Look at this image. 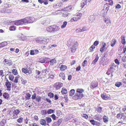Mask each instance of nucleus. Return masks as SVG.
<instances>
[{"instance_id": "nucleus-1", "label": "nucleus", "mask_w": 126, "mask_h": 126, "mask_svg": "<svg viewBox=\"0 0 126 126\" xmlns=\"http://www.w3.org/2000/svg\"><path fill=\"white\" fill-rule=\"evenodd\" d=\"M84 91V90L82 89H77L76 90L75 94L73 97V99L77 100L82 98L84 96V95L83 94Z\"/></svg>"}, {"instance_id": "nucleus-2", "label": "nucleus", "mask_w": 126, "mask_h": 126, "mask_svg": "<svg viewBox=\"0 0 126 126\" xmlns=\"http://www.w3.org/2000/svg\"><path fill=\"white\" fill-rule=\"evenodd\" d=\"M60 29L59 27L56 25L50 26L47 28V31L49 32H54L59 30Z\"/></svg>"}, {"instance_id": "nucleus-3", "label": "nucleus", "mask_w": 126, "mask_h": 126, "mask_svg": "<svg viewBox=\"0 0 126 126\" xmlns=\"http://www.w3.org/2000/svg\"><path fill=\"white\" fill-rule=\"evenodd\" d=\"M82 16V13H78L77 15L72 17L70 21L72 22L77 21L81 19Z\"/></svg>"}, {"instance_id": "nucleus-4", "label": "nucleus", "mask_w": 126, "mask_h": 126, "mask_svg": "<svg viewBox=\"0 0 126 126\" xmlns=\"http://www.w3.org/2000/svg\"><path fill=\"white\" fill-rule=\"evenodd\" d=\"M24 20L25 24L26 23H32L35 20L34 18L32 17H27L24 18Z\"/></svg>"}, {"instance_id": "nucleus-5", "label": "nucleus", "mask_w": 126, "mask_h": 126, "mask_svg": "<svg viewBox=\"0 0 126 126\" xmlns=\"http://www.w3.org/2000/svg\"><path fill=\"white\" fill-rule=\"evenodd\" d=\"M20 110L18 109L14 110L12 115L13 119H16L18 117V115L20 112Z\"/></svg>"}, {"instance_id": "nucleus-6", "label": "nucleus", "mask_w": 126, "mask_h": 126, "mask_svg": "<svg viewBox=\"0 0 126 126\" xmlns=\"http://www.w3.org/2000/svg\"><path fill=\"white\" fill-rule=\"evenodd\" d=\"M63 86V84L61 82H57L54 83L53 86L56 90L59 89Z\"/></svg>"}, {"instance_id": "nucleus-7", "label": "nucleus", "mask_w": 126, "mask_h": 126, "mask_svg": "<svg viewBox=\"0 0 126 126\" xmlns=\"http://www.w3.org/2000/svg\"><path fill=\"white\" fill-rule=\"evenodd\" d=\"M78 45V42L77 41L75 43L74 45H73L71 47V51L72 52L74 53L75 52Z\"/></svg>"}, {"instance_id": "nucleus-8", "label": "nucleus", "mask_w": 126, "mask_h": 126, "mask_svg": "<svg viewBox=\"0 0 126 126\" xmlns=\"http://www.w3.org/2000/svg\"><path fill=\"white\" fill-rule=\"evenodd\" d=\"M6 82H5V85L7 87V90L8 91H10L11 88V83L7 79H6Z\"/></svg>"}, {"instance_id": "nucleus-9", "label": "nucleus", "mask_w": 126, "mask_h": 126, "mask_svg": "<svg viewBox=\"0 0 126 126\" xmlns=\"http://www.w3.org/2000/svg\"><path fill=\"white\" fill-rule=\"evenodd\" d=\"M116 65L114 63H112L110 65V68L108 69L112 72H113L115 69V68L116 67Z\"/></svg>"}, {"instance_id": "nucleus-10", "label": "nucleus", "mask_w": 126, "mask_h": 126, "mask_svg": "<svg viewBox=\"0 0 126 126\" xmlns=\"http://www.w3.org/2000/svg\"><path fill=\"white\" fill-rule=\"evenodd\" d=\"M15 24L16 25L18 26L21 25L23 24H25L24 22V20L23 19L19 20H17L15 22Z\"/></svg>"}, {"instance_id": "nucleus-11", "label": "nucleus", "mask_w": 126, "mask_h": 126, "mask_svg": "<svg viewBox=\"0 0 126 126\" xmlns=\"http://www.w3.org/2000/svg\"><path fill=\"white\" fill-rule=\"evenodd\" d=\"M98 85V83L95 81H93L91 83L90 87L92 89H94V88L97 87Z\"/></svg>"}, {"instance_id": "nucleus-12", "label": "nucleus", "mask_w": 126, "mask_h": 126, "mask_svg": "<svg viewBox=\"0 0 126 126\" xmlns=\"http://www.w3.org/2000/svg\"><path fill=\"white\" fill-rule=\"evenodd\" d=\"M41 23L43 25H47L49 24L50 21L49 19L45 18L41 21Z\"/></svg>"}, {"instance_id": "nucleus-13", "label": "nucleus", "mask_w": 126, "mask_h": 126, "mask_svg": "<svg viewBox=\"0 0 126 126\" xmlns=\"http://www.w3.org/2000/svg\"><path fill=\"white\" fill-rule=\"evenodd\" d=\"M104 21L107 26H110L111 25L110 20L108 18H105Z\"/></svg>"}, {"instance_id": "nucleus-14", "label": "nucleus", "mask_w": 126, "mask_h": 126, "mask_svg": "<svg viewBox=\"0 0 126 126\" xmlns=\"http://www.w3.org/2000/svg\"><path fill=\"white\" fill-rule=\"evenodd\" d=\"M102 46L100 48V50L101 52H102L105 49L106 45V43L104 42H103L102 43Z\"/></svg>"}, {"instance_id": "nucleus-15", "label": "nucleus", "mask_w": 126, "mask_h": 126, "mask_svg": "<svg viewBox=\"0 0 126 126\" xmlns=\"http://www.w3.org/2000/svg\"><path fill=\"white\" fill-rule=\"evenodd\" d=\"M39 51L37 49L32 50L30 51V54L31 55H34L38 53Z\"/></svg>"}, {"instance_id": "nucleus-16", "label": "nucleus", "mask_w": 126, "mask_h": 126, "mask_svg": "<svg viewBox=\"0 0 126 126\" xmlns=\"http://www.w3.org/2000/svg\"><path fill=\"white\" fill-rule=\"evenodd\" d=\"M72 5L69 6L67 7L64 8V10L66 11L70 12L71 11L72 9Z\"/></svg>"}, {"instance_id": "nucleus-17", "label": "nucleus", "mask_w": 126, "mask_h": 126, "mask_svg": "<svg viewBox=\"0 0 126 126\" xmlns=\"http://www.w3.org/2000/svg\"><path fill=\"white\" fill-rule=\"evenodd\" d=\"M87 2V0H82L80 6L81 8H83L84 6L86 5Z\"/></svg>"}, {"instance_id": "nucleus-18", "label": "nucleus", "mask_w": 126, "mask_h": 126, "mask_svg": "<svg viewBox=\"0 0 126 126\" xmlns=\"http://www.w3.org/2000/svg\"><path fill=\"white\" fill-rule=\"evenodd\" d=\"M121 42L123 45H125L126 43L125 36L124 35H122L121 36Z\"/></svg>"}, {"instance_id": "nucleus-19", "label": "nucleus", "mask_w": 126, "mask_h": 126, "mask_svg": "<svg viewBox=\"0 0 126 126\" xmlns=\"http://www.w3.org/2000/svg\"><path fill=\"white\" fill-rule=\"evenodd\" d=\"M60 70L61 71H64L67 68V66L65 65H62L59 67Z\"/></svg>"}, {"instance_id": "nucleus-20", "label": "nucleus", "mask_w": 126, "mask_h": 126, "mask_svg": "<svg viewBox=\"0 0 126 126\" xmlns=\"http://www.w3.org/2000/svg\"><path fill=\"white\" fill-rule=\"evenodd\" d=\"M109 119L108 116L104 115L103 117V122L105 123H107L109 121Z\"/></svg>"}, {"instance_id": "nucleus-21", "label": "nucleus", "mask_w": 126, "mask_h": 126, "mask_svg": "<svg viewBox=\"0 0 126 126\" xmlns=\"http://www.w3.org/2000/svg\"><path fill=\"white\" fill-rule=\"evenodd\" d=\"M7 45V44L6 42L4 41L0 43V48L4 47Z\"/></svg>"}, {"instance_id": "nucleus-22", "label": "nucleus", "mask_w": 126, "mask_h": 126, "mask_svg": "<svg viewBox=\"0 0 126 126\" xmlns=\"http://www.w3.org/2000/svg\"><path fill=\"white\" fill-rule=\"evenodd\" d=\"M74 41L72 40H69L67 41V45L69 47L71 46L72 45V44L73 43Z\"/></svg>"}, {"instance_id": "nucleus-23", "label": "nucleus", "mask_w": 126, "mask_h": 126, "mask_svg": "<svg viewBox=\"0 0 126 126\" xmlns=\"http://www.w3.org/2000/svg\"><path fill=\"white\" fill-rule=\"evenodd\" d=\"M117 42L116 40L115 39H113L111 41L110 45L112 47H113Z\"/></svg>"}, {"instance_id": "nucleus-24", "label": "nucleus", "mask_w": 126, "mask_h": 126, "mask_svg": "<svg viewBox=\"0 0 126 126\" xmlns=\"http://www.w3.org/2000/svg\"><path fill=\"white\" fill-rule=\"evenodd\" d=\"M48 59V58H41L40 59V61L42 63H45L46 62L47 59Z\"/></svg>"}, {"instance_id": "nucleus-25", "label": "nucleus", "mask_w": 126, "mask_h": 126, "mask_svg": "<svg viewBox=\"0 0 126 126\" xmlns=\"http://www.w3.org/2000/svg\"><path fill=\"white\" fill-rule=\"evenodd\" d=\"M87 30V28L86 27L84 26L83 27L82 29H81L80 28L78 29L77 30H79V31L80 32H84L86 31Z\"/></svg>"}, {"instance_id": "nucleus-26", "label": "nucleus", "mask_w": 126, "mask_h": 126, "mask_svg": "<svg viewBox=\"0 0 126 126\" xmlns=\"http://www.w3.org/2000/svg\"><path fill=\"white\" fill-rule=\"evenodd\" d=\"M40 123L41 125L44 126L46 125V122L45 120L43 119H41L40 120Z\"/></svg>"}, {"instance_id": "nucleus-27", "label": "nucleus", "mask_w": 126, "mask_h": 126, "mask_svg": "<svg viewBox=\"0 0 126 126\" xmlns=\"http://www.w3.org/2000/svg\"><path fill=\"white\" fill-rule=\"evenodd\" d=\"M3 96L4 98L6 99H7L9 97V95L7 93L5 92L3 93Z\"/></svg>"}, {"instance_id": "nucleus-28", "label": "nucleus", "mask_w": 126, "mask_h": 126, "mask_svg": "<svg viewBox=\"0 0 126 126\" xmlns=\"http://www.w3.org/2000/svg\"><path fill=\"white\" fill-rule=\"evenodd\" d=\"M124 117L125 116H124L123 113H120L117 114V118L118 119H120L121 118L123 117Z\"/></svg>"}, {"instance_id": "nucleus-29", "label": "nucleus", "mask_w": 126, "mask_h": 126, "mask_svg": "<svg viewBox=\"0 0 126 126\" xmlns=\"http://www.w3.org/2000/svg\"><path fill=\"white\" fill-rule=\"evenodd\" d=\"M61 92L62 94H66L67 93V90L65 88H63L61 91Z\"/></svg>"}, {"instance_id": "nucleus-30", "label": "nucleus", "mask_w": 126, "mask_h": 126, "mask_svg": "<svg viewBox=\"0 0 126 126\" xmlns=\"http://www.w3.org/2000/svg\"><path fill=\"white\" fill-rule=\"evenodd\" d=\"M22 70L23 72L25 74L29 73V70L26 68H23L22 69Z\"/></svg>"}, {"instance_id": "nucleus-31", "label": "nucleus", "mask_w": 126, "mask_h": 126, "mask_svg": "<svg viewBox=\"0 0 126 126\" xmlns=\"http://www.w3.org/2000/svg\"><path fill=\"white\" fill-rule=\"evenodd\" d=\"M49 38H43V40H41L42 43L44 44L47 43L48 41H49Z\"/></svg>"}, {"instance_id": "nucleus-32", "label": "nucleus", "mask_w": 126, "mask_h": 126, "mask_svg": "<svg viewBox=\"0 0 126 126\" xmlns=\"http://www.w3.org/2000/svg\"><path fill=\"white\" fill-rule=\"evenodd\" d=\"M6 123V121L4 119H3L0 122V126H5Z\"/></svg>"}, {"instance_id": "nucleus-33", "label": "nucleus", "mask_w": 126, "mask_h": 126, "mask_svg": "<svg viewBox=\"0 0 126 126\" xmlns=\"http://www.w3.org/2000/svg\"><path fill=\"white\" fill-rule=\"evenodd\" d=\"M99 59V57L98 55H96L95 56V58L94 60L93 61V62L94 63H93L94 64H95L97 62V61H98Z\"/></svg>"}, {"instance_id": "nucleus-34", "label": "nucleus", "mask_w": 126, "mask_h": 126, "mask_svg": "<svg viewBox=\"0 0 126 126\" xmlns=\"http://www.w3.org/2000/svg\"><path fill=\"white\" fill-rule=\"evenodd\" d=\"M59 76L62 78L63 79H65L64 74L62 72L60 73L59 74Z\"/></svg>"}, {"instance_id": "nucleus-35", "label": "nucleus", "mask_w": 126, "mask_h": 126, "mask_svg": "<svg viewBox=\"0 0 126 126\" xmlns=\"http://www.w3.org/2000/svg\"><path fill=\"white\" fill-rule=\"evenodd\" d=\"M102 108L101 107L97 106V108L96 109V110L99 113H101L102 111Z\"/></svg>"}, {"instance_id": "nucleus-36", "label": "nucleus", "mask_w": 126, "mask_h": 126, "mask_svg": "<svg viewBox=\"0 0 126 126\" xmlns=\"http://www.w3.org/2000/svg\"><path fill=\"white\" fill-rule=\"evenodd\" d=\"M50 62L51 65H53L55 63H56V60L55 59H53L51 60L50 61Z\"/></svg>"}, {"instance_id": "nucleus-37", "label": "nucleus", "mask_w": 126, "mask_h": 126, "mask_svg": "<svg viewBox=\"0 0 126 126\" xmlns=\"http://www.w3.org/2000/svg\"><path fill=\"white\" fill-rule=\"evenodd\" d=\"M41 97L39 95H37V96L35 100L36 101L39 102L41 101Z\"/></svg>"}, {"instance_id": "nucleus-38", "label": "nucleus", "mask_w": 126, "mask_h": 126, "mask_svg": "<svg viewBox=\"0 0 126 126\" xmlns=\"http://www.w3.org/2000/svg\"><path fill=\"white\" fill-rule=\"evenodd\" d=\"M46 121L48 124L51 122L52 121L51 119L49 117H47L46 118Z\"/></svg>"}, {"instance_id": "nucleus-39", "label": "nucleus", "mask_w": 126, "mask_h": 126, "mask_svg": "<svg viewBox=\"0 0 126 126\" xmlns=\"http://www.w3.org/2000/svg\"><path fill=\"white\" fill-rule=\"evenodd\" d=\"M95 48V47L94 45H92L90 48L89 52H92L94 51V49Z\"/></svg>"}, {"instance_id": "nucleus-40", "label": "nucleus", "mask_w": 126, "mask_h": 126, "mask_svg": "<svg viewBox=\"0 0 126 126\" xmlns=\"http://www.w3.org/2000/svg\"><path fill=\"white\" fill-rule=\"evenodd\" d=\"M67 23L66 21H64L63 23V25L61 26V28L62 29H63L65 28L66 25H67Z\"/></svg>"}, {"instance_id": "nucleus-41", "label": "nucleus", "mask_w": 126, "mask_h": 126, "mask_svg": "<svg viewBox=\"0 0 126 126\" xmlns=\"http://www.w3.org/2000/svg\"><path fill=\"white\" fill-rule=\"evenodd\" d=\"M94 119L96 120H99L101 119V117L100 115L99 114H96L94 116Z\"/></svg>"}, {"instance_id": "nucleus-42", "label": "nucleus", "mask_w": 126, "mask_h": 126, "mask_svg": "<svg viewBox=\"0 0 126 126\" xmlns=\"http://www.w3.org/2000/svg\"><path fill=\"white\" fill-rule=\"evenodd\" d=\"M95 17L93 15H92L89 17V20L91 21H93L95 20Z\"/></svg>"}, {"instance_id": "nucleus-43", "label": "nucleus", "mask_w": 126, "mask_h": 126, "mask_svg": "<svg viewBox=\"0 0 126 126\" xmlns=\"http://www.w3.org/2000/svg\"><path fill=\"white\" fill-rule=\"evenodd\" d=\"M75 90L74 89H72L70 91L69 95L70 96H72L75 93Z\"/></svg>"}, {"instance_id": "nucleus-44", "label": "nucleus", "mask_w": 126, "mask_h": 126, "mask_svg": "<svg viewBox=\"0 0 126 126\" xmlns=\"http://www.w3.org/2000/svg\"><path fill=\"white\" fill-rule=\"evenodd\" d=\"M81 116L82 117H83L86 119H87L88 118V115L85 113H83L81 115Z\"/></svg>"}, {"instance_id": "nucleus-45", "label": "nucleus", "mask_w": 126, "mask_h": 126, "mask_svg": "<svg viewBox=\"0 0 126 126\" xmlns=\"http://www.w3.org/2000/svg\"><path fill=\"white\" fill-rule=\"evenodd\" d=\"M23 118L22 117H20L17 120V122L19 123H21L23 122Z\"/></svg>"}, {"instance_id": "nucleus-46", "label": "nucleus", "mask_w": 126, "mask_h": 126, "mask_svg": "<svg viewBox=\"0 0 126 126\" xmlns=\"http://www.w3.org/2000/svg\"><path fill=\"white\" fill-rule=\"evenodd\" d=\"M31 96V94L29 93H27L26 94L25 97L26 99H29Z\"/></svg>"}, {"instance_id": "nucleus-47", "label": "nucleus", "mask_w": 126, "mask_h": 126, "mask_svg": "<svg viewBox=\"0 0 126 126\" xmlns=\"http://www.w3.org/2000/svg\"><path fill=\"white\" fill-rule=\"evenodd\" d=\"M68 12L65 11L63 13L62 16L63 17H66L68 16Z\"/></svg>"}, {"instance_id": "nucleus-48", "label": "nucleus", "mask_w": 126, "mask_h": 126, "mask_svg": "<svg viewBox=\"0 0 126 126\" xmlns=\"http://www.w3.org/2000/svg\"><path fill=\"white\" fill-rule=\"evenodd\" d=\"M9 78L10 80L12 81H13L14 77L13 75H12L11 74L9 76Z\"/></svg>"}, {"instance_id": "nucleus-49", "label": "nucleus", "mask_w": 126, "mask_h": 126, "mask_svg": "<svg viewBox=\"0 0 126 126\" xmlns=\"http://www.w3.org/2000/svg\"><path fill=\"white\" fill-rule=\"evenodd\" d=\"M16 28L15 27L13 26L10 27L9 28V29L11 31H14L16 30Z\"/></svg>"}, {"instance_id": "nucleus-50", "label": "nucleus", "mask_w": 126, "mask_h": 126, "mask_svg": "<svg viewBox=\"0 0 126 126\" xmlns=\"http://www.w3.org/2000/svg\"><path fill=\"white\" fill-rule=\"evenodd\" d=\"M122 84L121 82H118L115 83V85L116 86L119 87L122 85Z\"/></svg>"}, {"instance_id": "nucleus-51", "label": "nucleus", "mask_w": 126, "mask_h": 126, "mask_svg": "<svg viewBox=\"0 0 126 126\" xmlns=\"http://www.w3.org/2000/svg\"><path fill=\"white\" fill-rule=\"evenodd\" d=\"M12 72L15 75H16L18 74L17 70L16 69H13Z\"/></svg>"}, {"instance_id": "nucleus-52", "label": "nucleus", "mask_w": 126, "mask_h": 126, "mask_svg": "<svg viewBox=\"0 0 126 126\" xmlns=\"http://www.w3.org/2000/svg\"><path fill=\"white\" fill-rule=\"evenodd\" d=\"M54 110H52V109H50L48 110L47 111V114H51L54 112Z\"/></svg>"}, {"instance_id": "nucleus-53", "label": "nucleus", "mask_w": 126, "mask_h": 126, "mask_svg": "<svg viewBox=\"0 0 126 126\" xmlns=\"http://www.w3.org/2000/svg\"><path fill=\"white\" fill-rule=\"evenodd\" d=\"M90 122L91 124L93 125L94 126L95 124V123L97 122L94 119H92L90 120Z\"/></svg>"}, {"instance_id": "nucleus-54", "label": "nucleus", "mask_w": 126, "mask_h": 126, "mask_svg": "<svg viewBox=\"0 0 126 126\" xmlns=\"http://www.w3.org/2000/svg\"><path fill=\"white\" fill-rule=\"evenodd\" d=\"M21 80L22 83L23 84H25L27 83V81L23 79V78L21 79Z\"/></svg>"}, {"instance_id": "nucleus-55", "label": "nucleus", "mask_w": 126, "mask_h": 126, "mask_svg": "<svg viewBox=\"0 0 126 126\" xmlns=\"http://www.w3.org/2000/svg\"><path fill=\"white\" fill-rule=\"evenodd\" d=\"M108 1L109 2L108 3L109 5H112L113 4V2L112 0H108Z\"/></svg>"}, {"instance_id": "nucleus-56", "label": "nucleus", "mask_w": 126, "mask_h": 126, "mask_svg": "<svg viewBox=\"0 0 126 126\" xmlns=\"http://www.w3.org/2000/svg\"><path fill=\"white\" fill-rule=\"evenodd\" d=\"M122 61L123 62H126V54L122 57Z\"/></svg>"}, {"instance_id": "nucleus-57", "label": "nucleus", "mask_w": 126, "mask_h": 126, "mask_svg": "<svg viewBox=\"0 0 126 126\" xmlns=\"http://www.w3.org/2000/svg\"><path fill=\"white\" fill-rule=\"evenodd\" d=\"M48 96L50 98H52L54 96V94L51 93H49L48 94Z\"/></svg>"}, {"instance_id": "nucleus-58", "label": "nucleus", "mask_w": 126, "mask_h": 126, "mask_svg": "<svg viewBox=\"0 0 126 126\" xmlns=\"http://www.w3.org/2000/svg\"><path fill=\"white\" fill-rule=\"evenodd\" d=\"M112 72H112V71H110V70L108 69L107 71L106 72V74L108 75H109L111 74L112 76H113V75L112 74Z\"/></svg>"}, {"instance_id": "nucleus-59", "label": "nucleus", "mask_w": 126, "mask_h": 126, "mask_svg": "<svg viewBox=\"0 0 126 126\" xmlns=\"http://www.w3.org/2000/svg\"><path fill=\"white\" fill-rule=\"evenodd\" d=\"M101 96L103 99L106 100L107 99V97H106L105 95L103 94H101Z\"/></svg>"}, {"instance_id": "nucleus-60", "label": "nucleus", "mask_w": 126, "mask_h": 126, "mask_svg": "<svg viewBox=\"0 0 126 126\" xmlns=\"http://www.w3.org/2000/svg\"><path fill=\"white\" fill-rule=\"evenodd\" d=\"M41 113L43 115H45L47 114V111L46 110H42Z\"/></svg>"}, {"instance_id": "nucleus-61", "label": "nucleus", "mask_w": 126, "mask_h": 126, "mask_svg": "<svg viewBox=\"0 0 126 126\" xmlns=\"http://www.w3.org/2000/svg\"><path fill=\"white\" fill-rule=\"evenodd\" d=\"M36 97V93H35L33 94L32 96V99H35Z\"/></svg>"}, {"instance_id": "nucleus-62", "label": "nucleus", "mask_w": 126, "mask_h": 126, "mask_svg": "<svg viewBox=\"0 0 126 126\" xmlns=\"http://www.w3.org/2000/svg\"><path fill=\"white\" fill-rule=\"evenodd\" d=\"M108 3H106L105 4L104 7L106 8V9L108 10H109V6L108 5Z\"/></svg>"}, {"instance_id": "nucleus-63", "label": "nucleus", "mask_w": 126, "mask_h": 126, "mask_svg": "<svg viewBox=\"0 0 126 126\" xmlns=\"http://www.w3.org/2000/svg\"><path fill=\"white\" fill-rule=\"evenodd\" d=\"M87 63V60H84L82 64V66L84 67L85 66V64Z\"/></svg>"}, {"instance_id": "nucleus-64", "label": "nucleus", "mask_w": 126, "mask_h": 126, "mask_svg": "<svg viewBox=\"0 0 126 126\" xmlns=\"http://www.w3.org/2000/svg\"><path fill=\"white\" fill-rule=\"evenodd\" d=\"M59 125L56 122H54L52 124L53 126H59Z\"/></svg>"}]
</instances>
